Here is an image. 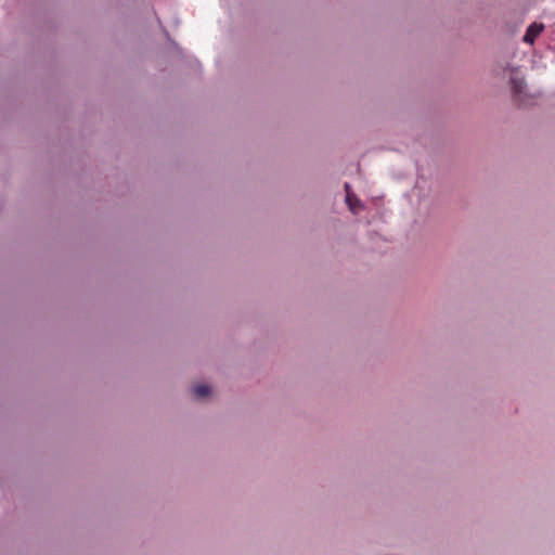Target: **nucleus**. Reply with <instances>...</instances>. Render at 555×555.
Returning a JSON list of instances; mask_svg holds the SVG:
<instances>
[{
	"label": "nucleus",
	"instance_id": "1",
	"mask_svg": "<svg viewBox=\"0 0 555 555\" xmlns=\"http://www.w3.org/2000/svg\"><path fill=\"white\" fill-rule=\"evenodd\" d=\"M344 189L346 191L345 202L349 210L352 214H358L359 211L363 210L365 208L364 203L358 197L356 193L352 192L349 182H345Z\"/></svg>",
	"mask_w": 555,
	"mask_h": 555
},
{
	"label": "nucleus",
	"instance_id": "2",
	"mask_svg": "<svg viewBox=\"0 0 555 555\" xmlns=\"http://www.w3.org/2000/svg\"><path fill=\"white\" fill-rule=\"evenodd\" d=\"M511 85H512V90H513L515 98L519 102H522L524 101L522 93H524V89L526 87L525 79L522 76H519L517 73H515L514 69L512 70V75H511Z\"/></svg>",
	"mask_w": 555,
	"mask_h": 555
},
{
	"label": "nucleus",
	"instance_id": "3",
	"mask_svg": "<svg viewBox=\"0 0 555 555\" xmlns=\"http://www.w3.org/2000/svg\"><path fill=\"white\" fill-rule=\"evenodd\" d=\"M544 30V25L542 23H532L525 36L524 41L529 44H533L534 40L540 36V34Z\"/></svg>",
	"mask_w": 555,
	"mask_h": 555
},
{
	"label": "nucleus",
	"instance_id": "4",
	"mask_svg": "<svg viewBox=\"0 0 555 555\" xmlns=\"http://www.w3.org/2000/svg\"><path fill=\"white\" fill-rule=\"evenodd\" d=\"M210 387L207 385H196L193 387V395L197 399H204L210 395Z\"/></svg>",
	"mask_w": 555,
	"mask_h": 555
}]
</instances>
